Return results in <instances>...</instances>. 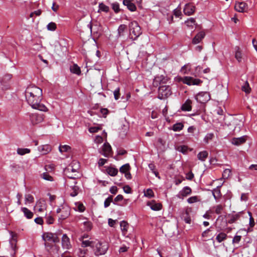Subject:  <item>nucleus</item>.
<instances>
[{"mask_svg": "<svg viewBox=\"0 0 257 257\" xmlns=\"http://www.w3.org/2000/svg\"><path fill=\"white\" fill-rule=\"evenodd\" d=\"M26 99L30 105L36 109L45 111L47 107L41 103L42 98V90L36 86H29L25 91Z\"/></svg>", "mask_w": 257, "mask_h": 257, "instance_id": "nucleus-1", "label": "nucleus"}, {"mask_svg": "<svg viewBox=\"0 0 257 257\" xmlns=\"http://www.w3.org/2000/svg\"><path fill=\"white\" fill-rule=\"evenodd\" d=\"M79 168V164L76 162H73L71 164L69 165L64 170V174L69 179L72 180V183H70L68 181L66 182L67 184H76L77 183L75 179L76 175L72 174V173H76L78 172V170Z\"/></svg>", "mask_w": 257, "mask_h": 257, "instance_id": "nucleus-2", "label": "nucleus"}, {"mask_svg": "<svg viewBox=\"0 0 257 257\" xmlns=\"http://www.w3.org/2000/svg\"><path fill=\"white\" fill-rule=\"evenodd\" d=\"M93 248L95 255H103L106 252L108 248V244L105 241H99L96 240H95L94 247Z\"/></svg>", "mask_w": 257, "mask_h": 257, "instance_id": "nucleus-3", "label": "nucleus"}, {"mask_svg": "<svg viewBox=\"0 0 257 257\" xmlns=\"http://www.w3.org/2000/svg\"><path fill=\"white\" fill-rule=\"evenodd\" d=\"M130 31V39L136 40L142 34L141 28L136 21L132 22L129 24Z\"/></svg>", "mask_w": 257, "mask_h": 257, "instance_id": "nucleus-4", "label": "nucleus"}, {"mask_svg": "<svg viewBox=\"0 0 257 257\" xmlns=\"http://www.w3.org/2000/svg\"><path fill=\"white\" fill-rule=\"evenodd\" d=\"M57 213H60L59 217V221H62L68 218L70 214V208L66 205H63L58 207L56 210Z\"/></svg>", "mask_w": 257, "mask_h": 257, "instance_id": "nucleus-5", "label": "nucleus"}, {"mask_svg": "<svg viewBox=\"0 0 257 257\" xmlns=\"http://www.w3.org/2000/svg\"><path fill=\"white\" fill-rule=\"evenodd\" d=\"M171 88L169 86L162 85L159 87L158 98L164 100L171 95Z\"/></svg>", "mask_w": 257, "mask_h": 257, "instance_id": "nucleus-6", "label": "nucleus"}, {"mask_svg": "<svg viewBox=\"0 0 257 257\" xmlns=\"http://www.w3.org/2000/svg\"><path fill=\"white\" fill-rule=\"evenodd\" d=\"M195 98L198 102L204 103L210 100V96L208 92H201L195 95Z\"/></svg>", "mask_w": 257, "mask_h": 257, "instance_id": "nucleus-7", "label": "nucleus"}, {"mask_svg": "<svg viewBox=\"0 0 257 257\" xmlns=\"http://www.w3.org/2000/svg\"><path fill=\"white\" fill-rule=\"evenodd\" d=\"M183 83L188 85H199L202 81L199 79L194 78L192 77L185 76L182 79Z\"/></svg>", "mask_w": 257, "mask_h": 257, "instance_id": "nucleus-8", "label": "nucleus"}, {"mask_svg": "<svg viewBox=\"0 0 257 257\" xmlns=\"http://www.w3.org/2000/svg\"><path fill=\"white\" fill-rule=\"evenodd\" d=\"M30 119L33 124H37L43 121L44 116L43 113H32L30 115Z\"/></svg>", "mask_w": 257, "mask_h": 257, "instance_id": "nucleus-9", "label": "nucleus"}, {"mask_svg": "<svg viewBox=\"0 0 257 257\" xmlns=\"http://www.w3.org/2000/svg\"><path fill=\"white\" fill-rule=\"evenodd\" d=\"M12 78V75L10 74H6L3 76L1 80L3 89H8L9 88Z\"/></svg>", "mask_w": 257, "mask_h": 257, "instance_id": "nucleus-10", "label": "nucleus"}, {"mask_svg": "<svg viewBox=\"0 0 257 257\" xmlns=\"http://www.w3.org/2000/svg\"><path fill=\"white\" fill-rule=\"evenodd\" d=\"M147 205L154 211H159L162 208V205L160 203L157 202L155 200H151L147 203Z\"/></svg>", "mask_w": 257, "mask_h": 257, "instance_id": "nucleus-11", "label": "nucleus"}, {"mask_svg": "<svg viewBox=\"0 0 257 257\" xmlns=\"http://www.w3.org/2000/svg\"><path fill=\"white\" fill-rule=\"evenodd\" d=\"M134 0H123L122 4L126 6L131 12H135L137 10L136 6L133 3Z\"/></svg>", "mask_w": 257, "mask_h": 257, "instance_id": "nucleus-12", "label": "nucleus"}, {"mask_svg": "<svg viewBox=\"0 0 257 257\" xmlns=\"http://www.w3.org/2000/svg\"><path fill=\"white\" fill-rule=\"evenodd\" d=\"M244 214H245V212L240 211L235 214H228V217L229 219L228 220V222L230 224L235 222L239 219L241 215Z\"/></svg>", "mask_w": 257, "mask_h": 257, "instance_id": "nucleus-13", "label": "nucleus"}, {"mask_svg": "<svg viewBox=\"0 0 257 257\" xmlns=\"http://www.w3.org/2000/svg\"><path fill=\"white\" fill-rule=\"evenodd\" d=\"M195 10V7L194 6L188 4L185 5L183 11L185 15L190 16L194 13Z\"/></svg>", "mask_w": 257, "mask_h": 257, "instance_id": "nucleus-14", "label": "nucleus"}, {"mask_svg": "<svg viewBox=\"0 0 257 257\" xmlns=\"http://www.w3.org/2000/svg\"><path fill=\"white\" fill-rule=\"evenodd\" d=\"M234 8L236 11L243 13L247 8V5L244 2H238L235 4Z\"/></svg>", "mask_w": 257, "mask_h": 257, "instance_id": "nucleus-15", "label": "nucleus"}, {"mask_svg": "<svg viewBox=\"0 0 257 257\" xmlns=\"http://www.w3.org/2000/svg\"><path fill=\"white\" fill-rule=\"evenodd\" d=\"M62 246L64 249H69L71 245L70 244L69 238L66 234L63 235L62 237Z\"/></svg>", "mask_w": 257, "mask_h": 257, "instance_id": "nucleus-16", "label": "nucleus"}, {"mask_svg": "<svg viewBox=\"0 0 257 257\" xmlns=\"http://www.w3.org/2000/svg\"><path fill=\"white\" fill-rule=\"evenodd\" d=\"M191 189L188 186L184 187L179 193L178 197L183 199L191 193Z\"/></svg>", "mask_w": 257, "mask_h": 257, "instance_id": "nucleus-17", "label": "nucleus"}, {"mask_svg": "<svg viewBox=\"0 0 257 257\" xmlns=\"http://www.w3.org/2000/svg\"><path fill=\"white\" fill-rule=\"evenodd\" d=\"M192 101L188 99L181 106V110L183 111H189L192 109Z\"/></svg>", "mask_w": 257, "mask_h": 257, "instance_id": "nucleus-18", "label": "nucleus"}, {"mask_svg": "<svg viewBox=\"0 0 257 257\" xmlns=\"http://www.w3.org/2000/svg\"><path fill=\"white\" fill-rule=\"evenodd\" d=\"M127 27L125 25L122 24L120 25L117 29V37L118 38H120L124 36Z\"/></svg>", "mask_w": 257, "mask_h": 257, "instance_id": "nucleus-19", "label": "nucleus"}, {"mask_svg": "<svg viewBox=\"0 0 257 257\" xmlns=\"http://www.w3.org/2000/svg\"><path fill=\"white\" fill-rule=\"evenodd\" d=\"M246 141V139L245 136H242L239 138H234L231 140L232 144L235 146H239L241 144H242Z\"/></svg>", "mask_w": 257, "mask_h": 257, "instance_id": "nucleus-20", "label": "nucleus"}, {"mask_svg": "<svg viewBox=\"0 0 257 257\" xmlns=\"http://www.w3.org/2000/svg\"><path fill=\"white\" fill-rule=\"evenodd\" d=\"M205 34L203 32H199L193 39L192 43L194 44H197L200 42L202 39L204 37Z\"/></svg>", "mask_w": 257, "mask_h": 257, "instance_id": "nucleus-21", "label": "nucleus"}, {"mask_svg": "<svg viewBox=\"0 0 257 257\" xmlns=\"http://www.w3.org/2000/svg\"><path fill=\"white\" fill-rule=\"evenodd\" d=\"M51 147L48 145H42L38 147V150L42 154H46L51 151Z\"/></svg>", "mask_w": 257, "mask_h": 257, "instance_id": "nucleus-22", "label": "nucleus"}, {"mask_svg": "<svg viewBox=\"0 0 257 257\" xmlns=\"http://www.w3.org/2000/svg\"><path fill=\"white\" fill-rule=\"evenodd\" d=\"M103 151L104 152L103 155L106 157H108L111 151V147L110 145L108 143H104L103 146Z\"/></svg>", "mask_w": 257, "mask_h": 257, "instance_id": "nucleus-23", "label": "nucleus"}, {"mask_svg": "<svg viewBox=\"0 0 257 257\" xmlns=\"http://www.w3.org/2000/svg\"><path fill=\"white\" fill-rule=\"evenodd\" d=\"M70 70L71 73L77 75H80L81 73L80 67L76 64L70 67Z\"/></svg>", "mask_w": 257, "mask_h": 257, "instance_id": "nucleus-24", "label": "nucleus"}, {"mask_svg": "<svg viewBox=\"0 0 257 257\" xmlns=\"http://www.w3.org/2000/svg\"><path fill=\"white\" fill-rule=\"evenodd\" d=\"M208 156V153L206 151H203L197 154V158L201 162H204Z\"/></svg>", "mask_w": 257, "mask_h": 257, "instance_id": "nucleus-25", "label": "nucleus"}, {"mask_svg": "<svg viewBox=\"0 0 257 257\" xmlns=\"http://www.w3.org/2000/svg\"><path fill=\"white\" fill-rule=\"evenodd\" d=\"M81 241V246L83 247H86L87 246H90L92 248L94 247L95 240H83Z\"/></svg>", "mask_w": 257, "mask_h": 257, "instance_id": "nucleus-26", "label": "nucleus"}, {"mask_svg": "<svg viewBox=\"0 0 257 257\" xmlns=\"http://www.w3.org/2000/svg\"><path fill=\"white\" fill-rule=\"evenodd\" d=\"M21 211L24 213L25 216L27 218L31 219L33 217V212L26 207H22Z\"/></svg>", "mask_w": 257, "mask_h": 257, "instance_id": "nucleus-27", "label": "nucleus"}, {"mask_svg": "<svg viewBox=\"0 0 257 257\" xmlns=\"http://www.w3.org/2000/svg\"><path fill=\"white\" fill-rule=\"evenodd\" d=\"M247 213L248 216H249V228H248V229H247V232H249V231H252L251 228L253 227H254V226L255 225V222H254V219L252 217L251 213L249 211H247Z\"/></svg>", "mask_w": 257, "mask_h": 257, "instance_id": "nucleus-28", "label": "nucleus"}, {"mask_svg": "<svg viewBox=\"0 0 257 257\" xmlns=\"http://www.w3.org/2000/svg\"><path fill=\"white\" fill-rule=\"evenodd\" d=\"M54 234L51 232H45L43 234L42 239L45 241H51L53 239Z\"/></svg>", "mask_w": 257, "mask_h": 257, "instance_id": "nucleus-29", "label": "nucleus"}, {"mask_svg": "<svg viewBox=\"0 0 257 257\" xmlns=\"http://www.w3.org/2000/svg\"><path fill=\"white\" fill-rule=\"evenodd\" d=\"M128 226V224L125 221H121L120 222V227L124 235L126 233Z\"/></svg>", "mask_w": 257, "mask_h": 257, "instance_id": "nucleus-30", "label": "nucleus"}, {"mask_svg": "<svg viewBox=\"0 0 257 257\" xmlns=\"http://www.w3.org/2000/svg\"><path fill=\"white\" fill-rule=\"evenodd\" d=\"M106 170L107 173L111 176H115L118 173V170L112 167H108Z\"/></svg>", "mask_w": 257, "mask_h": 257, "instance_id": "nucleus-31", "label": "nucleus"}, {"mask_svg": "<svg viewBox=\"0 0 257 257\" xmlns=\"http://www.w3.org/2000/svg\"><path fill=\"white\" fill-rule=\"evenodd\" d=\"M184 124L182 122H177L173 125L172 130L174 132H179L183 130Z\"/></svg>", "mask_w": 257, "mask_h": 257, "instance_id": "nucleus-32", "label": "nucleus"}, {"mask_svg": "<svg viewBox=\"0 0 257 257\" xmlns=\"http://www.w3.org/2000/svg\"><path fill=\"white\" fill-rule=\"evenodd\" d=\"M177 151L181 152L184 154H186L188 152V148L185 145L178 146L176 148Z\"/></svg>", "mask_w": 257, "mask_h": 257, "instance_id": "nucleus-33", "label": "nucleus"}, {"mask_svg": "<svg viewBox=\"0 0 257 257\" xmlns=\"http://www.w3.org/2000/svg\"><path fill=\"white\" fill-rule=\"evenodd\" d=\"M212 195L216 200H217L220 197L221 195V192L218 187H216L212 190Z\"/></svg>", "mask_w": 257, "mask_h": 257, "instance_id": "nucleus-34", "label": "nucleus"}, {"mask_svg": "<svg viewBox=\"0 0 257 257\" xmlns=\"http://www.w3.org/2000/svg\"><path fill=\"white\" fill-rule=\"evenodd\" d=\"M17 152L18 154L22 156L30 153L31 150L28 148H18Z\"/></svg>", "mask_w": 257, "mask_h": 257, "instance_id": "nucleus-35", "label": "nucleus"}, {"mask_svg": "<svg viewBox=\"0 0 257 257\" xmlns=\"http://www.w3.org/2000/svg\"><path fill=\"white\" fill-rule=\"evenodd\" d=\"M75 210L80 212H83L85 209V206L83 204L80 202H77L75 203Z\"/></svg>", "mask_w": 257, "mask_h": 257, "instance_id": "nucleus-36", "label": "nucleus"}, {"mask_svg": "<svg viewBox=\"0 0 257 257\" xmlns=\"http://www.w3.org/2000/svg\"><path fill=\"white\" fill-rule=\"evenodd\" d=\"M36 205H38L39 207V211L40 212L43 211L46 207L45 204L43 200H38L36 202Z\"/></svg>", "mask_w": 257, "mask_h": 257, "instance_id": "nucleus-37", "label": "nucleus"}, {"mask_svg": "<svg viewBox=\"0 0 257 257\" xmlns=\"http://www.w3.org/2000/svg\"><path fill=\"white\" fill-rule=\"evenodd\" d=\"M227 235L225 233L221 232L216 236V239L220 243L225 239Z\"/></svg>", "mask_w": 257, "mask_h": 257, "instance_id": "nucleus-38", "label": "nucleus"}, {"mask_svg": "<svg viewBox=\"0 0 257 257\" xmlns=\"http://www.w3.org/2000/svg\"><path fill=\"white\" fill-rule=\"evenodd\" d=\"M130 169V166L128 164H125L122 165L119 169V171L122 174H125L128 172Z\"/></svg>", "mask_w": 257, "mask_h": 257, "instance_id": "nucleus-39", "label": "nucleus"}, {"mask_svg": "<svg viewBox=\"0 0 257 257\" xmlns=\"http://www.w3.org/2000/svg\"><path fill=\"white\" fill-rule=\"evenodd\" d=\"M191 70V64L190 63H188L186 65H184L181 68V71L184 74H187Z\"/></svg>", "mask_w": 257, "mask_h": 257, "instance_id": "nucleus-40", "label": "nucleus"}, {"mask_svg": "<svg viewBox=\"0 0 257 257\" xmlns=\"http://www.w3.org/2000/svg\"><path fill=\"white\" fill-rule=\"evenodd\" d=\"M34 201V198L31 194H26L25 196V204L31 203Z\"/></svg>", "mask_w": 257, "mask_h": 257, "instance_id": "nucleus-41", "label": "nucleus"}, {"mask_svg": "<svg viewBox=\"0 0 257 257\" xmlns=\"http://www.w3.org/2000/svg\"><path fill=\"white\" fill-rule=\"evenodd\" d=\"M241 89L243 91L246 93H249L250 92V88L249 87V83L247 81H246L245 83L242 86Z\"/></svg>", "mask_w": 257, "mask_h": 257, "instance_id": "nucleus-42", "label": "nucleus"}, {"mask_svg": "<svg viewBox=\"0 0 257 257\" xmlns=\"http://www.w3.org/2000/svg\"><path fill=\"white\" fill-rule=\"evenodd\" d=\"M109 8L108 6L103 4V3H100L99 4V10L98 12L102 11L105 13H107L109 11Z\"/></svg>", "mask_w": 257, "mask_h": 257, "instance_id": "nucleus-43", "label": "nucleus"}, {"mask_svg": "<svg viewBox=\"0 0 257 257\" xmlns=\"http://www.w3.org/2000/svg\"><path fill=\"white\" fill-rule=\"evenodd\" d=\"M185 24L187 26L193 28L195 24V20L194 19L191 18L186 21Z\"/></svg>", "mask_w": 257, "mask_h": 257, "instance_id": "nucleus-44", "label": "nucleus"}, {"mask_svg": "<svg viewBox=\"0 0 257 257\" xmlns=\"http://www.w3.org/2000/svg\"><path fill=\"white\" fill-rule=\"evenodd\" d=\"M235 57L238 62L241 61V53L239 51V48L238 47L235 48Z\"/></svg>", "mask_w": 257, "mask_h": 257, "instance_id": "nucleus-45", "label": "nucleus"}, {"mask_svg": "<svg viewBox=\"0 0 257 257\" xmlns=\"http://www.w3.org/2000/svg\"><path fill=\"white\" fill-rule=\"evenodd\" d=\"M71 148L68 145H60L59 147V151L60 153L68 152L70 150Z\"/></svg>", "mask_w": 257, "mask_h": 257, "instance_id": "nucleus-46", "label": "nucleus"}, {"mask_svg": "<svg viewBox=\"0 0 257 257\" xmlns=\"http://www.w3.org/2000/svg\"><path fill=\"white\" fill-rule=\"evenodd\" d=\"M213 137V133H208L204 138L203 141L206 144H208L209 141L212 140Z\"/></svg>", "mask_w": 257, "mask_h": 257, "instance_id": "nucleus-47", "label": "nucleus"}, {"mask_svg": "<svg viewBox=\"0 0 257 257\" xmlns=\"http://www.w3.org/2000/svg\"><path fill=\"white\" fill-rule=\"evenodd\" d=\"M41 177L46 180L49 181H53V179L52 177H51L48 173L44 172L43 174H41Z\"/></svg>", "mask_w": 257, "mask_h": 257, "instance_id": "nucleus-48", "label": "nucleus"}, {"mask_svg": "<svg viewBox=\"0 0 257 257\" xmlns=\"http://www.w3.org/2000/svg\"><path fill=\"white\" fill-rule=\"evenodd\" d=\"M101 128L100 126H93L89 127L88 131L90 133H95L100 130Z\"/></svg>", "mask_w": 257, "mask_h": 257, "instance_id": "nucleus-49", "label": "nucleus"}, {"mask_svg": "<svg viewBox=\"0 0 257 257\" xmlns=\"http://www.w3.org/2000/svg\"><path fill=\"white\" fill-rule=\"evenodd\" d=\"M111 7L115 13H118L120 12L119 5L118 3H114L111 4Z\"/></svg>", "mask_w": 257, "mask_h": 257, "instance_id": "nucleus-50", "label": "nucleus"}, {"mask_svg": "<svg viewBox=\"0 0 257 257\" xmlns=\"http://www.w3.org/2000/svg\"><path fill=\"white\" fill-rule=\"evenodd\" d=\"M199 201V199L197 196H192L188 198L187 202L189 204H192L195 202Z\"/></svg>", "mask_w": 257, "mask_h": 257, "instance_id": "nucleus-51", "label": "nucleus"}, {"mask_svg": "<svg viewBox=\"0 0 257 257\" xmlns=\"http://www.w3.org/2000/svg\"><path fill=\"white\" fill-rule=\"evenodd\" d=\"M215 212L217 214H220L222 213L223 210V207L222 205L219 204L214 207Z\"/></svg>", "mask_w": 257, "mask_h": 257, "instance_id": "nucleus-52", "label": "nucleus"}, {"mask_svg": "<svg viewBox=\"0 0 257 257\" xmlns=\"http://www.w3.org/2000/svg\"><path fill=\"white\" fill-rule=\"evenodd\" d=\"M112 201V196H109L108 197H107L104 201V207L105 208L108 207L110 203Z\"/></svg>", "mask_w": 257, "mask_h": 257, "instance_id": "nucleus-53", "label": "nucleus"}, {"mask_svg": "<svg viewBox=\"0 0 257 257\" xmlns=\"http://www.w3.org/2000/svg\"><path fill=\"white\" fill-rule=\"evenodd\" d=\"M75 184H74V185L70 186L71 187H72L73 189V192L70 193V195L72 197H75L78 194V188L75 185Z\"/></svg>", "mask_w": 257, "mask_h": 257, "instance_id": "nucleus-54", "label": "nucleus"}, {"mask_svg": "<svg viewBox=\"0 0 257 257\" xmlns=\"http://www.w3.org/2000/svg\"><path fill=\"white\" fill-rule=\"evenodd\" d=\"M47 29L49 31H53L56 29V25L55 23H49L47 26Z\"/></svg>", "mask_w": 257, "mask_h": 257, "instance_id": "nucleus-55", "label": "nucleus"}, {"mask_svg": "<svg viewBox=\"0 0 257 257\" xmlns=\"http://www.w3.org/2000/svg\"><path fill=\"white\" fill-rule=\"evenodd\" d=\"M231 175V170L229 169H226L222 173V176L224 178H228Z\"/></svg>", "mask_w": 257, "mask_h": 257, "instance_id": "nucleus-56", "label": "nucleus"}, {"mask_svg": "<svg viewBox=\"0 0 257 257\" xmlns=\"http://www.w3.org/2000/svg\"><path fill=\"white\" fill-rule=\"evenodd\" d=\"M155 82H159V83H164L165 80V77L161 75L160 76H157L155 78Z\"/></svg>", "mask_w": 257, "mask_h": 257, "instance_id": "nucleus-57", "label": "nucleus"}, {"mask_svg": "<svg viewBox=\"0 0 257 257\" xmlns=\"http://www.w3.org/2000/svg\"><path fill=\"white\" fill-rule=\"evenodd\" d=\"M120 88H116L113 91L114 97L115 100H118L120 97Z\"/></svg>", "mask_w": 257, "mask_h": 257, "instance_id": "nucleus-58", "label": "nucleus"}, {"mask_svg": "<svg viewBox=\"0 0 257 257\" xmlns=\"http://www.w3.org/2000/svg\"><path fill=\"white\" fill-rule=\"evenodd\" d=\"M145 196L149 198L152 197L154 196L153 190L151 189H148L145 192Z\"/></svg>", "mask_w": 257, "mask_h": 257, "instance_id": "nucleus-59", "label": "nucleus"}, {"mask_svg": "<svg viewBox=\"0 0 257 257\" xmlns=\"http://www.w3.org/2000/svg\"><path fill=\"white\" fill-rule=\"evenodd\" d=\"M46 221L47 224H51L53 223L54 218L51 215H47L46 216Z\"/></svg>", "mask_w": 257, "mask_h": 257, "instance_id": "nucleus-60", "label": "nucleus"}, {"mask_svg": "<svg viewBox=\"0 0 257 257\" xmlns=\"http://www.w3.org/2000/svg\"><path fill=\"white\" fill-rule=\"evenodd\" d=\"M241 236L240 235H235L232 239L233 243H238L240 241Z\"/></svg>", "mask_w": 257, "mask_h": 257, "instance_id": "nucleus-61", "label": "nucleus"}, {"mask_svg": "<svg viewBox=\"0 0 257 257\" xmlns=\"http://www.w3.org/2000/svg\"><path fill=\"white\" fill-rule=\"evenodd\" d=\"M100 112L104 117H106L107 114H108V110L107 108H101L100 109Z\"/></svg>", "mask_w": 257, "mask_h": 257, "instance_id": "nucleus-62", "label": "nucleus"}, {"mask_svg": "<svg viewBox=\"0 0 257 257\" xmlns=\"http://www.w3.org/2000/svg\"><path fill=\"white\" fill-rule=\"evenodd\" d=\"M106 162H107V160L106 159H103V158H100L98 160V164L99 166H102L106 163Z\"/></svg>", "mask_w": 257, "mask_h": 257, "instance_id": "nucleus-63", "label": "nucleus"}, {"mask_svg": "<svg viewBox=\"0 0 257 257\" xmlns=\"http://www.w3.org/2000/svg\"><path fill=\"white\" fill-rule=\"evenodd\" d=\"M35 222L38 224L42 225L43 223V220L42 217H39L35 219Z\"/></svg>", "mask_w": 257, "mask_h": 257, "instance_id": "nucleus-64", "label": "nucleus"}]
</instances>
